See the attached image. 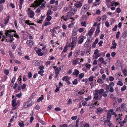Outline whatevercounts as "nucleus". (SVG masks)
<instances>
[{"mask_svg":"<svg viewBox=\"0 0 127 127\" xmlns=\"http://www.w3.org/2000/svg\"><path fill=\"white\" fill-rule=\"evenodd\" d=\"M33 104V102L32 101L29 100L27 102H25L24 103V107L25 108H27L32 106Z\"/></svg>","mask_w":127,"mask_h":127,"instance_id":"nucleus-1","label":"nucleus"},{"mask_svg":"<svg viewBox=\"0 0 127 127\" xmlns=\"http://www.w3.org/2000/svg\"><path fill=\"white\" fill-rule=\"evenodd\" d=\"M95 100H93V101L91 103L90 106L93 107H96L97 106L99 105L97 102L95 101Z\"/></svg>","mask_w":127,"mask_h":127,"instance_id":"nucleus-2","label":"nucleus"},{"mask_svg":"<svg viewBox=\"0 0 127 127\" xmlns=\"http://www.w3.org/2000/svg\"><path fill=\"white\" fill-rule=\"evenodd\" d=\"M28 14L31 18H32L34 15V12L32 10L29 11L28 12Z\"/></svg>","mask_w":127,"mask_h":127,"instance_id":"nucleus-3","label":"nucleus"},{"mask_svg":"<svg viewBox=\"0 0 127 127\" xmlns=\"http://www.w3.org/2000/svg\"><path fill=\"white\" fill-rule=\"evenodd\" d=\"M104 90L103 89H101L100 90H95V92H96L98 94H99V95H101L103 93Z\"/></svg>","mask_w":127,"mask_h":127,"instance_id":"nucleus-4","label":"nucleus"},{"mask_svg":"<svg viewBox=\"0 0 127 127\" xmlns=\"http://www.w3.org/2000/svg\"><path fill=\"white\" fill-rule=\"evenodd\" d=\"M94 30V28H92L90 31H89L88 33V35L89 36H90L93 34Z\"/></svg>","mask_w":127,"mask_h":127,"instance_id":"nucleus-5","label":"nucleus"},{"mask_svg":"<svg viewBox=\"0 0 127 127\" xmlns=\"http://www.w3.org/2000/svg\"><path fill=\"white\" fill-rule=\"evenodd\" d=\"M97 29L95 31V36H96L100 32V27L98 26H97Z\"/></svg>","mask_w":127,"mask_h":127,"instance_id":"nucleus-6","label":"nucleus"},{"mask_svg":"<svg viewBox=\"0 0 127 127\" xmlns=\"http://www.w3.org/2000/svg\"><path fill=\"white\" fill-rule=\"evenodd\" d=\"M79 73V71L78 70L75 69L72 73V75H76V76L77 77L78 76Z\"/></svg>","mask_w":127,"mask_h":127,"instance_id":"nucleus-7","label":"nucleus"},{"mask_svg":"<svg viewBox=\"0 0 127 127\" xmlns=\"http://www.w3.org/2000/svg\"><path fill=\"white\" fill-rule=\"evenodd\" d=\"M100 62L104 64H107V62H105L103 58L102 57H100L98 60Z\"/></svg>","mask_w":127,"mask_h":127,"instance_id":"nucleus-8","label":"nucleus"},{"mask_svg":"<svg viewBox=\"0 0 127 127\" xmlns=\"http://www.w3.org/2000/svg\"><path fill=\"white\" fill-rule=\"evenodd\" d=\"M82 8H83L84 9V10L82 11V12H83V13H84L86 12L88 9V8L87 7V5L86 4H85L84 5Z\"/></svg>","mask_w":127,"mask_h":127,"instance_id":"nucleus-9","label":"nucleus"},{"mask_svg":"<svg viewBox=\"0 0 127 127\" xmlns=\"http://www.w3.org/2000/svg\"><path fill=\"white\" fill-rule=\"evenodd\" d=\"M77 38L76 37H73L72 38V41L71 42L73 45H75L76 44V40Z\"/></svg>","mask_w":127,"mask_h":127,"instance_id":"nucleus-10","label":"nucleus"},{"mask_svg":"<svg viewBox=\"0 0 127 127\" xmlns=\"http://www.w3.org/2000/svg\"><path fill=\"white\" fill-rule=\"evenodd\" d=\"M16 99L17 98L15 97V98L12 101V105L13 107H15L17 105V103L16 102Z\"/></svg>","mask_w":127,"mask_h":127,"instance_id":"nucleus-11","label":"nucleus"},{"mask_svg":"<svg viewBox=\"0 0 127 127\" xmlns=\"http://www.w3.org/2000/svg\"><path fill=\"white\" fill-rule=\"evenodd\" d=\"M75 14L74 12H71V11H69L67 13V15L69 18L71 17L72 15H73Z\"/></svg>","mask_w":127,"mask_h":127,"instance_id":"nucleus-12","label":"nucleus"},{"mask_svg":"<svg viewBox=\"0 0 127 127\" xmlns=\"http://www.w3.org/2000/svg\"><path fill=\"white\" fill-rule=\"evenodd\" d=\"M39 122L41 123L42 125H45L46 124V122L44 121H42V120L40 118L38 117L37 118Z\"/></svg>","mask_w":127,"mask_h":127,"instance_id":"nucleus-13","label":"nucleus"},{"mask_svg":"<svg viewBox=\"0 0 127 127\" xmlns=\"http://www.w3.org/2000/svg\"><path fill=\"white\" fill-rule=\"evenodd\" d=\"M82 5V3L80 2H78L77 3L75 4L74 5L77 8L80 7Z\"/></svg>","mask_w":127,"mask_h":127,"instance_id":"nucleus-14","label":"nucleus"},{"mask_svg":"<svg viewBox=\"0 0 127 127\" xmlns=\"http://www.w3.org/2000/svg\"><path fill=\"white\" fill-rule=\"evenodd\" d=\"M98 94L96 92H95L94 95V99H95V100H97L98 98Z\"/></svg>","mask_w":127,"mask_h":127,"instance_id":"nucleus-15","label":"nucleus"},{"mask_svg":"<svg viewBox=\"0 0 127 127\" xmlns=\"http://www.w3.org/2000/svg\"><path fill=\"white\" fill-rule=\"evenodd\" d=\"M127 36V31H125L122 33V37L124 38H125Z\"/></svg>","mask_w":127,"mask_h":127,"instance_id":"nucleus-16","label":"nucleus"},{"mask_svg":"<svg viewBox=\"0 0 127 127\" xmlns=\"http://www.w3.org/2000/svg\"><path fill=\"white\" fill-rule=\"evenodd\" d=\"M34 65L35 66H39L40 65L39 60H34Z\"/></svg>","mask_w":127,"mask_h":127,"instance_id":"nucleus-17","label":"nucleus"},{"mask_svg":"<svg viewBox=\"0 0 127 127\" xmlns=\"http://www.w3.org/2000/svg\"><path fill=\"white\" fill-rule=\"evenodd\" d=\"M90 42V40L88 39L84 44V46L86 47H87L88 46Z\"/></svg>","mask_w":127,"mask_h":127,"instance_id":"nucleus-18","label":"nucleus"},{"mask_svg":"<svg viewBox=\"0 0 127 127\" xmlns=\"http://www.w3.org/2000/svg\"><path fill=\"white\" fill-rule=\"evenodd\" d=\"M117 116H118V118H117L116 119V120L117 121L118 120V121H119V124H120L121 123L120 122L121 121V119L120 118V117H121L120 114H118V115Z\"/></svg>","mask_w":127,"mask_h":127,"instance_id":"nucleus-19","label":"nucleus"},{"mask_svg":"<svg viewBox=\"0 0 127 127\" xmlns=\"http://www.w3.org/2000/svg\"><path fill=\"white\" fill-rule=\"evenodd\" d=\"M9 54L10 56L11 57L12 59H14V57L13 55L12 54V52L11 51H9Z\"/></svg>","mask_w":127,"mask_h":127,"instance_id":"nucleus-20","label":"nucleus"},{"mask_svg":"<svg viewBox=\"0 0 127 127\" xmlns=\"http://www.w3.org/2000/svg\"><path fill=\"white\" fill-rule=\"evenodd\" d=\"M103 109L101 108H99L97 109V110L96 111V113L98 114L99 113H101L103 111Z\"/></svg>","mask_w":127,"mask_h":127,"instance_id":"nucleus-21","label":"nucleus"},{"mask_svg":"<svg viewBox=\"0 0 127 127\" xmlns=\"http://www.w3.org/2000/svg\"><path fill=\"white\" fill-rule=\"evenodd\" d=\"M111 117V114L109 112L107 114V118L108 120H109Z\"/></svg>","mask_w":127,"mask_h":127,"instance_id":"nucleus-22","label":"nucleus"},{"mask_svg":"<svg viewBox=\"0 0 127 127\" xmlns=\"http://www.w3.org/2000/svg\"><path fill=\"white\" fill-rule=\"evenodd\" d=\"M9 17V16H7L4 22L5 23H4V24H6L8 22Z\"/></svg>","mask_w":127,"mask_h":127,"instance_id":"nucleus-23","label":"nucleus"},{"mask_svg":"<svg viewBox=\"0 0 127 127\" xmlns=\"http://www.w3.org/2000/svg\"><path fill=\"white\" fill-rule=\"evenodd\" d=\"M43 96L42 95L40 97L39 99L37 100V101L38 102H39L40 101L43 100Z\"/></svg>","mask_w":127,"mask_h":127,"instance_id":"nucleus-24","label":"nucleus"},{"mask_svg":"<svg viewBox=\"0 0 127 127\" xmlns=\"http://www.w3.org/2000/svg\"><path fill=\"white\" fill-rule=\"evenodd\" d=\"M84 74L83 73L80 74L79 75V77L80 79L82 78L84 76Z\"/></svg>","mask_w":127,"mask_h":127,"instance_id":"nucleus-25","label":"nucleus"},{"mask_svg":"<svg viewBox=\"0 0 127 127\" xmlns=\"http://www.w3.org/2000/svg\"><path fill=\"white\" fill-rule=\"evenodd\" d=\"M84 40V38H80L78 42V44H81L83 42Z\"/></svg>","mask_w":127,"mask_h":127,"instance_id":"nucleus-26","label":"nucleus"},{"mask_svg":"<svg viewBox=\"0 0 127 127\" xmlns=\"http://www.w3.org/2000/svg\"><path fill=\"white\" fill-rule=\"evenodd\" d=\"M27 43L29 45H32L33 44V42L32 41H27Z\"/></svg>","mask_w":127,"mask_h":127,"instance_id":"nucleus-27","label":"nucleus"},{"mask_svg":"<svg viewBox=\"0 0 127 127\" xmlns=\"http://www.w3.org/2000/svg\"><path fill=\"white\" fill-rule=\"evenodd\" d=\"M47 17L46 18V20L48 21H49L51 19L52 17L50 16H47Z\"/></svg>","mask_w":127,"mask_h":127,"instance_id":"nucleus-28","label":"nucleus"},{"mask_svg":"<svg viewBox=\"0 0 127 127\" xmlns=\"http://www.w3.org/2000/svg\"><path fill=\"white\" fill-rule=\"evenodd\" d=\"M4 72L6 75H8L9 73V71L8 70L5 69L4 70Z\"/></svg>","mask_w":127,"mask_h":127,"instance_id":"nucleus-29","label":"nucleus"},{"mask_svg":"<svg viewBox=\"0 0 127 127\" xmlns=\"http://www.w3.org/2000/svg\"><path fill=\"white\" fill-rule=\"evenodd\" d=\"M114 85V84L113 82H111L110 83L109 85L108 86L109 87L111 88V87H112Z\"/></svg>","mask_w":127,"mask_h":127,"instance_id":"nucleus-30","label":"nucleus"},{"mask_svg":"<svg viewBox=\"0 0 127 127\" xmlns=\"http://www.w3.org/2000/svg\"><path fill=\"white\" fill-rule=\"evenodd\" d=\"M107 124L108 126L109 127H114V126L112 124L111 122L110 121V122L108 123Z\"/></svg>","mask_w":127,"mask_h":127,"instance_id":"nucleus-31","label":"nucleus"},{"mask_svg":"<svg viewBox=\"0 0 127 127\" xmlns=\"http://www.w3.org/2000/svg\"><path fill=\"white\" fill-rule=\"evenodd\" d=\"M127 121V115H126L123 121L122 122L124 124Z\"/></svg>","mask_w":127,"mask_h":127,"instance_id":"nucleus-32","label":"nucleus"},{"mask_svg":"<svg viewBox=\"0 0 127 127\" xmlns=\"http://www.w3.org/2000/svg\"><path fill=\"white\" fill-rule=\"evenodd\" d=\"M51 9H49L47 12V13L46 14L47 16L49 15L50 16V15L51 14Z\"/></svg>","mask_w":127,"mask_h":127,"instance_id":"nucleus-33","label":"nucleus"},{"mask_svg":"<svg viewBox=\"0 0 127 127\" xmlns=\"http://www.w3.org/2000/svg\"><path fill=\"white\" fill-rule=\"evenodd\" d=\"M117 45V44L116 43H115L114 44H112L113 45L111 47H110V49H112L115 48H116Z\"/></svg>","mask_w":127,"mask_h":127,"instance_id":"nucleus-34","label":"nucleus"},{"mask_svg":"<svg viewBox=\"0 0 127 127\" xmlns=\"http://www.w3.org/2000/svg\"><path fill=\"white\" fill-rule=\"evenodd\" d=\"M75 46L73 45L72 43H69L68 45V47H71V48H73Z\"/></svg>","mask_w":127,"mask_h":127,"instance_id":"nucleus-35","label":"nucleus"},{"mask_svg":"<svg viewBox=\"0 0 127 127\" xmlns=\"http://www.w3.org/2000/svg\"><path fill=\"white\" fill-rule=\"evenodd\" d=\"M78 83L77 80L75 79L74 80V81L72 82V83L74 85H76Z\"/></svg>","mask_w":127,"mask_h":127,"instance_id":"nucleus-36","label":"nucleus"},{"mask_svg":"<svg viewBox=\"0 0 127 127\" xmlns=\"http://www.w3.org/2000/svg\"><path fill=\"white\" fill-rule=\"evenodd\" d=\"M91 95H89L87 97L85 98V99L86 101H88L90 99H91Z\"/></svg>","mask_w":127,"mask_h":127,"instance_id":"nucleus-37","label":"nucleus"},{"mask_svg":"<svg viewBox=\"0 0 127 127\" xmlns=\"http://www.w3.org/2000/svg\"><path fill=\"white\" fill-rule=\"evenodd\" d=\"M120 33V32L119 31H118L117 32L116 35V38L117 39H118L119 38Z\"/></svg>","mask_w":127,"mask_h":127,"instance_id":"nucleus-38","label":"nucleus"},{"mask_svg":"<svg viewBox=\"0 0 127 127\" xmlns=\"http://www.w3.org/2000/svg\"><path fill=\"white\" fill-rule=\"evenodd\" d=\"M126 85H124L123 87L121 88V91H124L126 89Z\"/></svg>","mask_w":127,"mask_h":127,"instance_id":"nucleus-39","label":"nucleus"},{"mask_svg":"<svg viewBox=\"0 0 127 127\" xmlns=\"http://www.w3.org/2000/svg\"><path fill=\"white\" fill-rule=\"evenodd\" d=\"M77 10V9L76 8H72L71 11V12H74L75 13V11Z\"/></svg>","mask_w":127,"mask_h":127,"instance_id":"nucleus-40","label":"nucleus"},{"mask_svg":"<svg viewBox=\"0 0 127 127\" xmlns=\"http://www.w3.org/2000/svg\"><path fill=\"white\" fill-rule=\"evenodd\" d=\"M7 31L8 32L7 33H8V32L11 33L12 32H14L15 33L16 32V31L13 30H7Z\"/></svg>","mask_w":127,"mask_h":127,"instance_id":"nucleus-41","label":"nucleus"},{"mask_svg":"<svg viewBox=\"0 0 127 127\" xmlns=\"http://www.w3.org/2000/svg\"><path fill=\"white\" fill-rule=\"evenodd\" d=\"M18 125L21 127H23L24 126V124L23 123L19 122Z\"/></svg>","mask_w":127,"mask_h":127,"instance_id":"nucleus-42","label":"nucleus"},{"mask_svg":"<svg viewBox=\"0 0 127 127\" xmlns=\"http://www.w3.org/2000/svg\"><path fill=\"white\" fill-rule=\"evenodd\" d=\"M106 15H104L102 17V20L105 21L106 19Z\"/></svg>","mask_w":127,"mask_h":127,"instance_id":"nucleus-43","label":"nucleus"},{"mask_svg":"<svg viewBox=\"0 0 127 127\" xmlns=\"http://www.w3.org/2000/svg\"><path fill=\"white\" fill-rule=\"evenodd\" d=\"M28 76L29 78H31L32 77V73L31 72H29L28 73Z\"/></svg>","mask_w":127,"mask_h":127,"instance_id":"nucleus-44","label":"nucleus"},{"mask_svg":"<svg viewBox=\"0 0 127 127\" xmlns=\"http://www.w3.org/2000/svg\"><path fill=\"white\" fill-rule=\"evenodd\" d=\"M42 8V7L40 6L39 7V8L36 9V11L38 12L39 13L40 12Z\"/></svg>","mask_w":127,"mask_h":127,"instance_id":"nucleus-45","label":"nucleus"},{"mask_svg":"<svg viewBox=\"0 0 127 127\" xmlns=\"http://www.w3.org/2000/svg\"><path fill=\"white\" fill-rule=\"evenodd\" d=\"M117 85H119L120 86H122L123 85V84L122 82L120 81H119L118 83H117Z\"/></svg>","mask_w":127,"mask_h":127,"instance_id":"nucleus-46","label":"nucleus"},{"mask_svg":"<svg viewBox=\"0 0 127 127\" xmlns=\"http://www.w3.org/2000/svg\"><path fill=\"white\" fill-rule=\"evenodd\" d=\"M61 110L60 108L58 107H56L55 109V110L56 111H60Z\"/></svg>","mask_w":127,"mask_h":127,"instance_id":"nucleus-47","label":"nucleus"},{"mask_svg":"<svg viewBox=\"0 0 127 127\" xmlns=\"http://www.w3.org/2000/svg\"><path fill=\"white\" fill-rule=\"evenodd\" d=\"M123 73L126 76L127 75V70L126 68H125L123 70Z\"/></svg>","mask_w":127,"mask_h":127,"instance_id":"nucleus-48","label":"nucleus"},{"mask_svg":"<svg viewBox=\"0 0 127 127\" xmlns=\"http://www.w3.org/2000/svg\"><path fill=\"white\" fill-rule=\"evenodd\" d=\"M117 27L118 26L117 25H115L114 28L112 29V30L114 31H116L117 30Z\"/></svg>","mask_w":127,"mask_h":127,"instance_id":"nucleus-49","label":"nucleus"},{"mask_svg":"<svg viewBox=\"0 0 127 127\" xmlns=\"http://www.w3.org/2000/svg\"><path fill=\"white\" fill-rule=\"evenodd\" d=\"M67 46H66L65 47L63 51V52H66L67 50Z\"/></svg>","mask_w":127,"mask_h":127,"instance_id":"nucleus-50","label":"nucleus"},{"mask_svg":"<svg viewBox=\"0 0 127 127\" xmlns=\"http://www.w3.org/2000/svg\"><path fill=\"white\" fill-rule=\"evenodd\" d=\"M79 122V119H78L76 121V125L75 127H77L78 126V123Z\"/></svg>","mask_w":127,"mask_h":127,"instance_id":"nucleus-51","label":"nucleus"},{"mask_svg":"<svg viewBox=\"0 0 127 127\" xmlns=\"http://www.w3.org/2000/svg\"><path fill=\"white\" fill-rule=\"evenodd\" d=\"M109 79L110 81H113L114 79V78L112 76H110L109 77Z\"/></svg>","mask_w":127,"mask_h":127,"instance_id":"nucleus-52","label":"nucleus"},{"mask_svg":"<svg viewBox=\"0 0 127 127\" xmlns=\"http://www.w3.org/2000/svg\"><path fill=\"white\" fill-rule=\"evenodd\" d=\"M117 12L118 13H119L121 12V10L119 7H118L117 8L116 10Z\"/></svg>","mask_w":127,"mask_h":127,"instance_id":"nucleus-53","label":"nucleus"},{"mask_svg":"<svg viewBox=\"0 0 127 127\" xmlns=\"http://www.w3.org/2000/svg\"><path fill=\"white\" fill-rule=\"evenodd\" d=\"M97 82L100 84L102 83H103L102 79H98V80L97 81Z\"/></svg>","mask_w":127,"mask_h":127,"instance_id":"nucleus-54","label":"nucleus"},{"mask_svg":"<svg viewBox=\"0 0 127 127\" xmlns=\"http://www.w3.org/2000/svg\"><path fill=\"white\" fill-rule=\"evenodd\" d=\"M98 38H96L94 42L93 43V44H96L98 42Z\"/></svg>","mask_w":127,"mask_h":127,"instance_id":"nucleus-55","label":"nucleus"},{"mask_svg":"<svg viewBox=\"0 0 127 127\" xmlns=\"http://www.w3.org/2000/svg\"><path fill=\"white\" fill-rule=\"evenodd\" d=\"M105 24L106 26L107 27H109V22L107 21H106L105 22Z\"/></svg>","mask_w":127,"mask_h":127,"instance_id":"nucleus-56","label":"nucleus"},{"mask_svg":"<svg viewBox=\"0 0 127 127\" xmlns=\"http://www.w3.org/2000/svg\"><path fill=\"white\" fill-rule=\"evenodd\" d=\"M55 73L56 74H59V69H58V68H57L55 70Z\"/></svg>","mask_w":127,"mask_h":127,"instance_id":"nucleus-57","label":"nucleus"},{"mask_svg":"<svg viewBox=\"0 0 127 127\" xmlns=\"http://www.w3.org/2000/svg\"><path fill=\"white\" fill-rule=\"evenodd\" d=\"M77 116H72L71 118V119L74 120H75L77 119Z\"/></svg>","mask_w":127,"mask_h":127,"instance_id":"nucleus-58","label":"nucleus"},{"mask_svg":"<svg viewBox=\"0 0 127 127\" xmlns=\"http://www.w3.org/2000/svg\"><path fill=\"white\" fill-rule=\"evenodd\" d=\"M63 19L64 20L66 21L69 19V17H67V15L66 16L64 17V18H63Z\"/></svg>","mask_w":127,"mask_h":127,"instance_id":"nucleus-59","label":"nucleus"},{"mask_svg":"<svg viewBox=\"0 0 127 127\" xmlns=\"http://www.w3.org/2000/svg\"><path fill=\"white\" fill-rule=\"evenodd\" d=\"M103 43V42L102 40L100 41L98 43V44L100 46H102V44Z\"/></svg>","mask_w":127,"mask_h":127,"instance_id":"nucleus-60","label":"nucleus"},{"mask_svg":"<svg viewBox=\"0 0 127 127\" xmlns=\"http://www.w3.org/2000/svg\"><path fill=\"white\" fill-rule=\"evenodd\" d=\"M67 124L61 125H60V127H67Z\"/></svg>","mask_w":127,"mask_h":127,"instance_id":"nucleus-61","label":"nucleus"},{"mask_svg":"<svg viewBox=\"0 0 127 127\" xmlns=\"http://www.w3.org/2000/svg\"><path fill=\"white\" fill-rule=\"evenodd\" d=\"M21 94L22 93L21 92L19 94H16V96L17 97L20 98V97L21 96Z\"/></svg>","mask_w":127,"mask_h":127,"instance_id":"nucleus-62","label":"nucleus"},{"mask_svg":"<svg viewBox=\"0 0 127 127\" xmlns=\"http://www.w3.org/2000/svg\"><path fill=\"white\" fill-rule=\"evenodd\" d=\"M80 51L79 50H76V51L75 54H76V56H77L79 55Z\"/></svg>","mask_w":127,"mask_h":127,"instance_id":"nucleus-63","label":"nucleus"},{"mask_svg":"<svg viewBox=\"0 0 127 127\" xmlns=\"http://www.w3.org/2000/svg\"><path fill=\"white\" fill-rule=\"evenodd\" d=\"M84 127H89V125L88 123H86L84 125Z\"/></svg>","mask_w":127,"mask_h":127,"instance_id":"nucleus-64","label":"nucleus"}]
</instances>
